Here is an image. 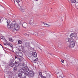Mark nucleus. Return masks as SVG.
Here are the masks:
<instances>
[{
  "label": "nucleus",
  "mask_w": 78,
  "mask_h": 78,
  "mask_svg": "<svg viewBox=\"0 0 78 78\" xmlns=\"http://www.w3.org/2000/svg\"><path fill=\"white\" fill-rule=\"evenodd\" d=\"M12 27L11 28H9V29L14 28V29H15V30L17 31V30H19L20 28L19 25L17 24H15L14 22H13L12 23Z\"/></svg>",
  "instance_id": "f257e3e1"
},
{
  "label": "nucleus",
  "mask_w": 78,
  "mask_h": 78,
  "mask_svg": "<svg viewBox=\"0 0 78 78\" xmlns=\"http://www.w3.org/2000/svg\"><path fill=\"white\" fill-rule=\"evenodd\" d=\"M17 7L21 12H25V10L26 9V7L22 6H21L20 5H18Z\"/></svg>",
  "instance_id": "f03ea898"
},
{
  "label": "nucleus",
  "mask_w": 78,
  "mask_h": 78,
  "mask_svg": "<svg viewBox=\"0 0 78 78\" xmlns=\"http://www.w3.org/2000/svg\"><path fill=\"white\" fill-rule=\"evenodd\" d=\"M58 73H57V78H63L62 77V71L61 70H58Z\"/></svg>",
  "instance_id": "7ed1b4c3"
},
{
  "label": "nucleus",
  "mask_w": 78,
  "mask_h": 78,
  "mask_svg": "<svg viewBox=\"0 0 78 78\" xmlns=\"http://www.w3.org/2000/svg\"><path fill=\"white\" fill-rule=\"evenodd\" d=\"M29 73V76L30 77H33L34 75V71L30 70L28 72Z\"/></svg>",
  "instance_id": "20e7f679"
},
{
  "label": "nucleus",
  "mask_w": 78,
  "mask_h": 78,
  "mask_svg": "<svg viewBox=\"0 0 78 78\" xmlns=\"http://www.w3.org/2000/svg\"><path fill=\"white\" fill-rule=\"evenodd\" d=\"M7 26L8 28H10L12 27V23L10 24V20H7Z\"/></svg>",
  "instance_id": "39448f33"
},
{
  "label": "nucleus",
  "mask_w": 78,
  "mask_h": 78,
  "mask_svg": "<svg viewBox=\"0 0 78 78\" xmlns=\"http://www.w3.org/2000/svg\"><path fill=\"white\" fill-rule=\"evenodd\" d=\"M76 36H77V33L75 32L71 34L70 35V37L71 38H72V37L76 38Z\"/></svg>",
  "instance_id": "423d86ee"
},
{
  "label": "nucleus",
  "mask_w": 78,
  "mask_h": 78,
  "mask_svg": "<svg viewBox=\"0 0 78 78\" xmlns=\"http://www.w3.org/2000/svg\"><path fill=\"white\" fill-rule=\"evenodd\" d=\"M75 42L74 41H73L71 43H70V45H69L68 46L69 47V48H73L74 47H75Z\"/></svg>",
  "instance_id": "0eeeda50"
},
{
  "label": "nucleus",
  "mask_w": 78,
  "mask_h": 78,
  "mask_svg": "<svg viewBox=\"0 0 78 78\" xmlns=\"http://www.w3.org/2000/svg\"><path fill=\"white\" fill-rule=\"evenodd\" d=\"M28 24L25 22L23 23L22 24V27L24 28H26L28 27Z\"/></svg>",
  "instance_id": "6e6552de"
},
{
  "label": "nucleus",
  "mask_w": 78,
  "mask_h": 78,
  "mask_svg": "<svg viewBox=\"0 0 78 78\" xmlns=\"http://www.w3.org/2000/svg\"><path fill=\"white\" fill-rule=\"evenodd\" d=\"M29 23L30 25H33V24H34V20L33 19H30L29 20Z\"/></svg>",
  "instance_id": "1a4fd4ad"
},
{
  "label": "nucleus",
  "mask_w": 78,
  "mask_h": 78,
  "mask_svg": "<svg viewBox=\"0 0 78 78\" xmlns=\"http://www.w3.org/2000/svg\"><path fill=\"white\" fill-rule=\"evenodd\" d=\"M20 63L19 62L16 61L15 62V66L16 67H18V66H19Z\"/></svg>",
  "instance_id": "9d476101"
},
{
  "label": "nucleus",
  "mask_w": 78,
  "mask_h": 78,
  "mask_svg": "<svg viewBox=\"0 0 78 78\" xmlns=\"http://www.w3.org/2000/svg\"><path fill=\"white\" fill-rule=\"evenodd\" d=\"M32 54L34 57L35 58H36V57H37V53L36 52H33Z\"/></svg>",
  "instance_id": "9b49d317"
},
{
  "label": "nucleus",
  "mask_w": 78,
  "mask_h": 78,
  "mask_svg": "<svg viewBox=\"0 0 78 78\" xmlns=\"http://www.w3.org/2000/svg\"><path fill=\"white\" fill-rule=\"evenodd\" d=\"M67 40L69 42H70V43H71V42H73L74 40L72 38H68Z\"/></svg>",
  "instance_id": "f8f14e48"
},
{
  "label": "nucleus",
  "mask_w": 78,
  "mask_h": 78,
  "mask_svg": "<svg viewBox=\"0 0 78 78\" xmlns=\"http://www.w3.org/2000/svg\"><path fill=\"white\" fill-rule=\"evenodd\" d=\"M24 72H28V71L29 70V69H28V68L26 67L24 68Z\"/></svg>",
  "instance_id": "ddd939ff"
},
{
  "label": "nucleus",
  "mask_w": 78,
  "mask_h": 78,
  "mask_svg": "<svg viewBox=\"0 0 78 78\" xmlns=\"http://www.w3.org/2000/svg\"><path fill=\"white\" fill-rule=\"evenodd\" d=\"M9 66L10 67H14V64L13 62H11L10 63H9Z\"/></svg>",
  "instance_id": "4468645a"
},
{
  "label": "nucleus",
  "mask_w": 78,
  "mask_h": 78,
  "mask_svg": "<svg viewBox=\"0 0 78 78\" xmlns=\"http://www.w3.org/2000/svg\"><path fill=\"white\" fill-rule=\"evenodd\" d=\"M1 39H3V40H4V41H5V42H7V40H6V39H5V37H4V36H1Z\"/></svg>",
  "instance_id": "2eb2a0df"
},
{
  "label": "nucleus",
  "mask_w": 78,
  "mask_h": 78,
  "mask_svg": "<svg viewBox=\"0 0 78 78\" xmlns=\"http://www.w3.org/2000/svg\"><path fill=\"white\" fill-rule=\"evenodd\" d=\"M15 59H18V60H19L20 62H22V61L23 59L22 58H17V57L16 56H15Z\"/></svg>",
  "instance_id": "dca6fc26"
},
{
  "label": "nucleus",
  "mask_w": 78,
  "mask_h": 78,
  "mask_svg": "<svg viewBox=\"0 0 78 78\" xmlns=\"http://www.w3.org/2000/svg\"><path fill=\"white\" fill-rule=\"evenodd\" d=\"M30 43H28V42H26L25 43V47H29V45H30Z\"/></svg>",
  "instance_id": "f3484780"
},
{
  "label": "nucleus",
  "mask_w": 78,
  "mask_h": 78,
  "mask_svg": "<svg viewBox=\"0 0 78 78\" xmlns=\"http://www.w3.org/2000/svg\"><path fill=\"white\" fill-rule=\"evenodd\" d=\"M18 76L20 78H22V74L21 73L18 74Z\"/></svg>",
  "instance_id": "a211bd4d"
},
{
  "label": "nucleus",
  "mask_w": 78,
  "mask_h": 78,
  "mask_svg": "<svg viewBox=\"0 0 78 78\" xmlns=\"http://www.w3.org/2000/svg\"><path fill=\"white\" fill-rule=\"evenodd\" d=\"M20 72H21V73H23L25 72V70H24V69H21L20 70Z\"/></svg>",
  "instance_id": "6ab92c4d"
},
{
  "label": "nucleus",
  "mask_w": 78,
  "mask_h": 78,
  "mask_svg": "<svg viewBox=\"0 0 78 78\" xmlns=\"http://www.w3.org/2000/svg\"><path fill=\"white\" fill-rule=\"evenodd\" d=\"M3 20V17H0V22L1 23Z\"/></svg>",
  "instance_id": "aec40b11"
},
{
  "label": "nucleus",
  "mask_w": 78,
  "mask_h": 78,
  "mask_svg": "<svg viewBox=\"0 0 78 78\" xmlns=\"http://www.w3.org/2000/svg\"><path fill=\"white\" fill-rule=\"evenodd\" d=\"M9 41H10L11 42H13V41H14V40L13 39H12L11 38H9Z\"/></svg>",
  "instance_id": "412c9836"
},
{
  "label": "nucleus",
  "mask_w": 78,
  "mask_h": 78,
  "mask_svg": "<svg viewBox=\"0 0 78 78\" xmlns=\"http://www.w3.org/2000/svg\"><path fill=\"white\" fill-rule=\"evenodd\" d=\"M22 41L20 40L18 41V43L19 44H21L22 43Z\"/></svg>",
  "instance_id": "4be33fe9"
},
{
  "label": "nucleus",
  "mask_w": 78,
  "mask_h": 78,
  "mask_svg": "<svg viewBox=\"0 0 78 78\" xmlns=\"http://www.w3.org/2000/svg\"><path fill=\"white\" fill-rule=\"evenodd\" d=\"M76 0H71V2L72 3H75L76 2Z\"/></svg>",
  "instance_id": "5701e85b"
},
{
  "label": "nucleus",
  "mask_w": 78,
  "mask_h": 78,
  "mask_svg": "<svg viewBox=\"0 0 78 78\" xmlns=\"http://www.w3.org/2000/svg\"><path fill=\"white\" fill-rule=\"evenodd\" d=\"M28 72H26L24 71V74L25 75H28Z\"/></svg>",
  "instance_id": "b1692460"
},
{
  "label": "nucleus",
  "mask_w": 78,
  "mask_h": 78,
  "mask_svg": "<svg viewBox=\"0 0 78 78\" xmlns=\"http://www.w3.org/2000/svg\"><path fill=\"white\" fill-rule=\"evenodd\" d=\"M13 70L14 72H16V71H17V68L16 67H14L13 68Z\"/></svg>",
  "instance_id": "393cba45"
},
{
  "label": "nucleus",
  "mask_w": 78,
  "mask_h": 78,
  "mask_svg": "<svg viewBox=\"0 0 78 78\" xmlns=\"http://www.w3.org/2000/svg\"><path fill=\"white\" fill-rule=\"evenodd\" d=\"M50 25H48L47 24H46L45 27H50Z\"/></svg>",
  "instance_id": "a878e982"
},
{
  "label": "nucleus",
  "mask_w": 78,
  "mask_h": 78,
  "mask_svg": "<svg viewBox=\"0 0 78 78\" xmlns=\"http://www.w3.org/2000/svg\"><path fill=\"white\" fill-rule=\"evenodd\" d=\"M39 74L40 76H41V77L42 76V73H41V72H39Z\"/></svg>",
  "instance_id": "bb28decb"
},
{
  "label": "nucleus",
  "mask_w": 78,
  "mask_h": 78,
  "mask_svg": "<svg viewBox=\"0 0 78 78\" xmlns=\"http://www.w3.org/2000/svg\"><path fill=\"white\" fill-rule=\"evenodd\" d=\"M41 23H43V24H44V26H46V25L47 24H46V23H44V22H42Z\"/></svg>",
  "instance_id": "cd10ccee"
},
{
  "label": "nucleus",
  "mask_w": 78,
  "mask_h": 78,
  "mask_svg": "<svg viewBox=\"0 0 78 78\" xmlns=\"http://www.w3.org/2000/svg\"><path fill=\"white\" fill-rule=\"evenodd\" d=\"M41 78H46V77L42 75V76H41Z\"/></svg>",
  "instance_id": "c85d7f7f"
},
{
  "label": "nucleus",
  "mask_w": 78,
  "mask_h": 78,
  "mask_svg": "<svg viewBox=\"0 0 78 78\" xmlns=\"http://www.w3.org/2000/svg\"><path fill=\"white\" fill-rule=\"evenodd\" d=\"M9 46H10V47H12V44H10V45Z\"/></svg>",
  "instance_id": "c756f323"
},
{
  "label": "nucleus",
  "mask_w": 78,
  "mask_h": 78,
  "mask_svg": "<svg viewBox=\"0 0 78 78\" xmlns=\"http://www.w3.org/2000/svg\"><path fill=\"white\" fill-rule=\"evenodd\" d=\"M21 48H22V50H24V46H22L21 47Z\"/></svg>",
  "instance_id": "7c9ffc66"
},
{
  "label": "nucleus",
  "mask_w": 78,
  "mask_h": 78,
  "mask_svg": "<svg viewBox=\"0 0 78 78\" xmlns=\"http://www.w3.org/2000/svg\"><path fill=\"white\" fill-rule=\"evenodd\" d=\"M61 61L62 62V63H64V60L62 59V60H61Z\"/></svg>",
  "instance_id": "2f4dec72"
},
{
  "label": "nucleus",
  "mask_w": 78,
  "mask_h": 78,
  "mask_svg": "<svg viewBox=\"0 0 78 78\" xmlns=\"http://www.w3.org/2000/svg\"><path fill=\"white\" fill-rule=\"evenodd\" d=\"M67 57H68V56H66L65 57V59H68V58H67Z\"/></svg>",
  "instance_id": "473e14b6"
},
{
  "label": "nucleus",
  "mask_w": 78,
  "mask_h": 78,
  "mask_svg": "<svg viewBox=\"0 0 78 78\" xmlns=\"http://www.w3.org/2000/svg\"><path fill=\"white\" fill-rule=\"evenodd\" d=\"M10 43H7L6 44V45H8L9 46Z\"/></svg>",
  "instance_id": "72a5a7b5"
},
{
  "label": "nucleus",
  "mask_w": 78,
  "mask_h": 78,
  "mask_svg": "<svg viewBox=\"0 0 78 78\" xmlns=\"http://www.w3.org/2000/svg\"><path fill=\"white\" fill-rule=\"evenodd\" d=\"M34 61H37V58H36L34 60Z\"/></svg>",
  "instance_id": "f704fd0d"
},
{
  "label": "nucleus",
  "mask_w": 78,
  "mask_h": 78,
  "mask_svg": "<svg viewBox=\"0 0 78 78\" xmlns=\"http://www.w3.org/2000/svg\"><path fill=\"white\" fill-rule=\"evenodd\" d=\"M22 66H25V65L24 64L22 63Z\"/></svg>",
  "instance_id": "c9c22d12"
},
{
  "label": "nucleus",
  "mask_w": 78,
  "mask_h": 78,
  "mask_svg": "<svg viewBox=\"0 0 78 78\" xmlns=\"http://www.w3.org/2000/svg\"><path fill=\"white\" fill-rule=\"evenodd\" d=\"M11 16H12V17H14V16H16V15H11Z\"/></svg>",
  "instance_id": "e433bc0d"
},
{
  "label": "nucleus",
  "mask_w": 78,
  "mask_h": 78,
  "mask_svg": "<svg viewBox=\"0 0 78 78\" xmlns=\"http://www.w3.org/2000/svg\"><path fill=\"white\" fill-rule=\"evenodd\" d=\"M11 61L12 62H13L14 60H11Z\"/></svg>",
  "instance_id": "4c0bfd02"
},
{
  "label": "nucleus",
  "mask_w": 78,
  "mask_h": 78,
  "mask_svg": "<svg viewBox=\"0 0 78 78\" xmlns=\"http://www.w3.org/2000/svg\"><path fill=\"white\" fill-rule=\"evenodd\" d=\"M4 45L5 46L6 45V44L4 43Z\"/></svg>",
  "instance_id": "58836bf2"
},
{
  "label": "nucleus",
  "mask_w": 78,
  "mask_h": 78,
  "mask_svg": "<svg viewBox=\"0 0 78 78\" xmlns=\"http://www.w3.org/2000/svg\"><path fill=\"white\" fill-rule=\"evenodd\" d=\"M22 78H27V77L25 76L23 77Z\"/></svg>",
  "instance_id": "ea45409f"
},
{
  "label": "nucleus",
  "mask_w": 78,
  "mask_h": 78,
  "mask_svg": "<svg viewBox=\"0 0 78 78\" xmlns=\"http://www.w3.org/2000/svg\"><path fill=\"white\" fill-rule=\"evenodd\" d=\"M21 55H21V56L20 55V57H22V54H21Z\"/></svg>",
  "instance_id": "a19ab883"
},
{
  "label": "nucleus",
  "mask_w": 78,
  "mask_h": 78,
  "mask_svg": "<svg viewBox=\"0 0 78 78\" xmlns=\"http://www.w3.org/2000/svg\"><path fill=\"white\" fill-rule=\"evenodd\" d=\"M48 54H49V55H52L50 53H48Z\"/></svg>",
  "instance_id": "79ce46f5"
},
{
  "label": "nucleus",
  "mask_w": 78,
  "mask_h": 78,
  "mask_svg": "<svg viewBox=\"0 0 78 78\" xmlns=\"http://www.w3.org/2000/svg\"><path fill=\"white\" fill-rule=\"evenodd\" d=\"M25 35H27V34H25Z\"/></svg>",
  "instance_id": "37998d69"
},
{
  "label": "nucleus",
  "mask_w": 78,
  "mask_h": 78,
  "mask_svg": "<svg viewBox=\"0 0 78 78\" xmlns=\"http://www.w3.org/2000/svg\"><path fill=\"white\" fill-rule=\"evenodd\" d=\"M0 45H1V46H2V47H3V46H2V45L1 44H0Z\"/></svg>",
  "instance_id": "c03bdc74"
},
{
  "label": "nucleus",
  "mask_w": 78,
  "mask_h": 78,
  "mask_svg": "<svg viewBox=\"0 0 78 78\" xmlns=\"http://www.w3.org/2000/svg\"><path fill=\"white\" fill-rule=\"evenodd\" d=\"M5 47H6V45H5Z\"/></svg>",
  "instance_id": "a18cd8bd"
},
{
  "label": "nucleus",
  "mask_w": 78,
  "mask_h": 78,
  "mask_svg": "<svg viewBox=\"0 0 78 78\" xmlns=\"http://www.w3.org/2000/svg\"><path fill=\"white\" fill-rule=\"evenodd\" d=\"M34 0L36 1H38V0Z\"/></svg>",
  "instance_id": "49530a36"
},
{
  "label": "nucleus",
  "mask_w": 78,
  "mask_h": 78,
  "mask_svg": "<svg viewBox=\"0 0 78 78\" xmlns=\"http://www.w3.org/2000/svg\"><path fill=\"white\" fill-rule=\"evenodd\" d=\"M1 6H2V5H0V7H1Z\"/></svg>",
  "instance_id": "de8ad7c7"
},
{
  "label": "nucleus",
  "mask_w": 78,
  "mask_h": 78,
  "mask_svg": "<svg viewBox=\"0 0 78 78\" xmlns=\"http://www.w3.org/2000/svg\"><path fill=\"white\" fill-rule=\"evenodd\" d=\"M35 34H37V33H35Z\"/></svg>",
  "instance_id": "09e8293b"
},
{
  "label": "nucleus",
  "mask_w": 78,
  "mask_h": 78,
  "mask_svg": "<svg viewBox=\"0 0 78 78\" xmlns=\"http://www.w3.org/2000/svg\"><path fill=\"white\" fill-rule=\"evenodd\" d=\"M1 55V54H0V56Z\"/></svg>",
  "instance_id": "8fccbe9b"
},
{
  "label": "nucleus",
  "mask_w": 78,
  "mask_h": 78,
  "mask_svg": "<svg viewBox=\"0 0 78 78\" xmlns=\"http://www.w3.org/2000/svg\"><path fill=\"white\" fill-rule=\"evenodd\" d=\"M49 77H50V75H49Z\"/></svg>",
  "instance_id": "3c124183"
},
{
  "label": "nucleus",
  "mask_w": 78,
  "mask_h": 78,
  "mask_svg": "<svg viewBox=\"0 0 78 78\" xmlns=\"http://www.w3.org/2000/svg\"><path fill=\"white\" fill-rule=\"evenodd\" d=\"M77 39H78V37H77Z\"/></svg>",
  "instance_id": "603ef678"
},
{
  "label": "nucleus",
  "mask_w": 78,
  "mask_h": 78,
  "mask_svg": "<svg viewBox=\"0 0 78 78\" xmlns=\"http://www.w3.org/2000/svg\"><path fill=\"white\" fill-rule=\"evenodd\" d=\"M77 9H78V8H77Z\"/></svg>",
  "instance_id": "864d4df0"
}]
</instances>
